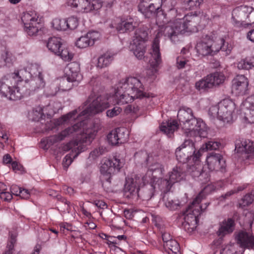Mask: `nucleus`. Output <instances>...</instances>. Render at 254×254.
Here are the masks:
<instances>
[{
    "mask_svg": "<svg viewBox=\"0 0 254 254\" xmlns=\"http://www.w3.org/2000/svg\"><path fill=\"white\" fill-rule=\"evenodd\" d=\"M249 82L243 75H237L232 81V91L237 95H244L248 90Z\"/></svg>",
    "mask_w": 254,
    "mask_h": 254,
    "instance_id": "obj_14",
    "label": "nucleus"
},
{
    "mask_svg": "<svg viewBox=\"0 0 254 254\" xmlns=\"http://www.w3.org/2000/svg\"><path fill=\"white\" fill-rule=\"evenodd\" d=\"M164 247L170 250L175 254H180V247L178 243L175 240H171V241L164 244Z\"/></svg>",
    "mask_w": 254,
    "mask_h": 254,
    "instance_id": "obj_47",
    "label": "nucleus"
},
{
    "mask_svg": "<svg viewBox=\"0 0 254 254\" xmlns=\"http://www.w3.org/2000/svg\"><path fill=\"white\" fill-rule=\"evenodd\" d=\"M105 151V149L103 147L95 149L90 153L89 157L92 159L99 157L101 155L104 153Z\"/></svg>",
    "mask_w": 254,
    "mask_h": 254,
    "instance_id": "obj_57",
    "label": "nucleus"
},
{
    "mask_svg": "<svg viewBox=\"0 0 254 254\" xmlns=\"http://www.w3.org/2000/svg\"><path fill=\"white\" fill-rule=\"evenodd\" d=\"M3 163L6 164H10L13 170L15 172L20 171V172H22L24 171V168L23 166L16 161H13V160H3Z\"/></svg>",
    "mask_w": 254,
    "mask_h": 254,
    "instance_id": "obj_51",
    "label": "nucleus"
},
{
    "mask_svg": "<svg viewBox=\"0 0 254 254\" xmlns=\"http://www.w3.org/2000/svg\"><path fill=\"white\" fill-rule=\"evenodd\" d=\"M224 157V153L222 152H212L208 154L206 159L213 158L214 159H222Z\"/></svg>",
    "mask_w": 254,
    "mask_h": 254,
    "instance_id": "obj_62",
    "label": "nucleus"
},
{
    "mask_svg": "<svg viewBox=\"0 0 254 254\" xmlns=\"http://www.w3.org/2000/svg\"><path fill=\"white\" fill-rule=\"evenodd\" d=\"M254 199V195L252 193H249L246 194L240 200L239 203V206L241 208H244L245 207L251 204Z\"/></svg>",
    "mask_w": 254,
    "mask_h": 254,
    "instance_id": "obj_50",
    "label": "nucleus"
},
{
    "mask_svg": "<svg viewBox=\"0 0 254 254\" xmlns=\"http://www.w3.org/2000/svg\"><path fill=\"white\" fill-rule=\"evenodd\" d=\"M18 196L23 199H28L30 196V192L28 190L21 188Z\"/></svg>",
    "mask_w": 254,
    "mask_h": 254,
    "instance_id": "obj_64",
    "label": "nucleus"
},
{
    "mask_svg": "<svg viewBox=\"0 0 254 254\" xmlns=\"http://www.w3.org/2000/svg\"><path fill=\"white\" fill-rule=\"evenodd\" d=\"M29 81L32 90L43 88L45 85L43 74L31 77Z\"/></svg>",
    "mask_w": 254,
    "mask_h": 254,
    "instance_id": "obj_41",
    "label": "nucleus"
},
{
    "mask_svg": "<svg viewBox=\"0 0 254 254\" xmlns=\"http://www.w3.org/2000/svg\"><path fill=\"white\" fill-rule=\"evenodd\" d=\"M217 189V187L214 186V185L209 184L204 187L203 190L198 194L196 197H198L199 195H201L200 200H201L204 194L210 193Z\"/></svg>",
    "mask_w": 254,
    "mask_h": 254,
    "instance_id": "obj_54",
    "label": "nucleus"
},
{
    "mask_svg": "<svg viewBox=\"0 0 254 254\" xmlns=\"http://www.w3.org/2000/svg\"><path fill=\"white\" fill-rule=\"evenodd\" d=\"M195 87L197 90L203 91H207L209 89L212 88L211 80L210 79L209 75H207L196 81L195 84Z\"/></svg>",
    "mask_w": 254,
    "mask_h": 254,
    "instance_id": "obj_37",
    "label": "nucleus"
},
{
    "mask_svg": "<svg viewBox=\"0 0 254 254\" xmlns=\"http://www.w3.org/2000/svg\"><path fill=\"white\" fill-rule=\"evenodd\" d=\"M235 222L234 219L228 218L225 219L219 224V229L217 235L220 238H223L227 235L233 233L235 230Z\"/></svg>",
    "mask_w": 254,
    "mask_h": 254,
    "instance_id": "obj_18",
    "label": "nucleus"
},
{
    "mask_svg": "<svg viewBox=\"0 0 254 254\" xmlns=\"http://www.w3.org/2000/svg\"><path fill=\"white\" fill-rule=\"evenodd\" d=\"M237 243L242 248L252 249L254 248V236L245 231L239 232L236 237Z\"/></svg>",
    "mask_w": 254,
    "mask_h": 254,
    "instance_id": "obj_17",
    "label": "nucleus"
},
{
    "mask_svg": "<svg viewBox=\"0 0 254 254\" xmlns=\"http://www.w3.org/2000/svg\"><path fill=\"white\" fill-rule=\"evenodd\" d=\"M146 181V177L140 178L138 176L127 178L124 187V196L128 198L139 196L141 184L145 186Z\"/></svg>",
    "mask_w": 254,
    "mask_h": 254,
    "instance_id": "obj_10",
    "label": "nucleus"
},
{
    "mask_svg": "<svg viewBox=\"0 0 254 254\" xmlns=\"http://www.w3.org/2000/svg\"><path fill=\"white\" fill-rule=\"evenodd\" d=\"M67 68L69 69L71 74L69 73L68 76L63 79V83L66 82L72 83L78 81L79 80L78 77L79 76V64L76 62H72L68 64Z\"/></svg>",
    "mask_w": 254,
    "mask_h": 254,
    "instance_id": "obj_22",
    "label": "nucleus"
},
{
    "mask_svg": "<svg viewBox=\"0 0 254 254\" xmlns=\"http://www.w3.org/2000/svg\"><path fill=\"white\" fill-rule=\"evenodd\" d=\"M199 21V17L195 15H186L183 19H177L173 23L159 26L156 37L154 38L150 54L152 56L151 65L153 67L158 66L162 62L159 49V37L160 35L167 37L172 42L179 41L180 35L185 32H194Z\"/></svg>",
    "mask_w": 254,
    "mask_h": 254,
    "instance_id": "obj_1",
    "label": "nucleus"
},
{
    "mask_svg": "<svg viewBox=\"0 0 254 254\" xmlns=\"http://www.w3.org/2000/svg\"><path fill=\"white\" fill-rule=\"evenodd\" d=\"M162 0H142L138 5V10L146 18L155 15L162 6Z\"/></svg>",
    "mask_w": 254,
    "mask_h": 254,
    "instance_id": "obj_12",
    "label": "nucleus"
},
{
    "mask_svg": "<svg viewBox=\"0 0 254 254\" xmlns=\"http://www.w3.org/2000/svg\"><path fill=\"white\" fill-rule=\"evenodd\" d=\"M99 38V33L96 31L88 32L85 35L80 37L76 42L77 47L82 49L94 45L95 41Z\"/></svg>",
    "mask_w": 254,
    "mask_h": 254,
    "instance_id": "obj_16",
    "label": "nucleus"
},
{
    "mask_svg": "<svg viewBox=\"0 0 254 254\" xmlns=\"http://www.w3.org/2000/svg\"><path fill=\"white\" fill-rule=\"evenodd\" d=\"M21 20L25 32L29 36L37 35L42 28V24L40 22L38 16L35 12L24 13L21 17Z\"/></svg>",
    "mask_w": 254,
    "mask_h": 254,
    "instance_id": "obj_9",
    "label": "nucleus"
},
{
    "mask_svg": "<svg viewBox=\"0 0 254 254\" xmlns=\"http://www.w3.org/2000/svg\"><path fill=\"white\" fill-rule=\"evenodd\" d=\"M210 79L211 80L212 85H219L222 83L225 79V76L223 73L216 72L208 75Z\"/></svg>",
    "mask_w": 254,
    "mask_h": 254,
    "instance_id": "obj_43",
    "label": "nucleus"
},
{
    "mask_svg": "<svg viewBox=\"0 0 254 254\" xmlns=\"http://www.w3.org/2000/svg\"><path fill=\"white\" fill-rule=\"evenodd\" d=\"M52 27L58 31L66 30L65 19H54L52 22Z\"/></svg>",
    "mask_w": 254,
    "mask_h": 254,
    "instance_id": "obj_48",
    "label": "nucleus"
},
{
    "mask_svg": "<svg viewBox=\"0 0 254 254\" xmlns=\"http://www.w3.org/2000/svg\"><path fill=\"white\" fill-rule=\"evenodd\" d=\"M240 69L249 70L254 67V57L241 60L237 64Z\"/></svg>",
    "mask_w": 254,
    "mask_h": 254,
    "instance_id": "obj_44",
    "label": "nucleus"
},
{
    "mask_svg": "<svg viewBox=\"0 0 254 254\" xmlns=\"http://www.w3.org/2000/svg\"><path fill=\"white\" fill-rule=\"evenodd\" d=\"M248 12V18L247 23L244 24L245 25H251L254 23V9L251 7V9Z\"/></svg>",
    "mask_w": 254,
    "mask_h": 254,
    "instance_id": "obj_59",
    "label": "nucleus"
},
{
    "mask_svg": "<svg viewBox=\"0 0 254 254\" xmlns=\"http://www.w3.org/2000/svg\"><path fill=\"white\" fill-rule=\"evenodd\" d=\"M192 144L190 140H185L184 142L176 150V159H189L188 151L192 147Z\"/></svg>",
    "mask_w": 254,
    "mask_h": 254,
    "instance_id": "obj_28",
    "label": "nucleus"
},
{
    "mask_svg": "<svg viewBox=\"0 0 254 254\" xmlns=\"http://www.w3.org/2000/svg\"><path fill=\"white\" fill-rule=\"evenodd\" d=\"M221 143L218 141L211 140L203 144L200 149L196 152L194 151L193 159H199L202 154L208 150H216L219 148Z\"/></svg>",
    "mask_w": 254,
    "mask_h": 254,
    "instance_id": "obj_26",
    "label": "nucleus"
},
{
    "mask_svg": "<svg viewBox=\"0 0 254 254\" xmlns=\"http://www.w3.org/2000/svg\"><path fill=\"white\" fill-rule=\"evenodd\" d=\"M149 28L143 26L135 31L133 40L145 43L148 40Z\"/></svg>",
    "mask_w": 254,
    "mask_h": 254,
    "instance_id": "obj_35",
    "label": "nucleus"
},
{
    "mask_svg": "<svg viewBox=\"0 0 254 254\" xmlns=\"http://www.w3.org/2000/svg\"><path fill=\"white\" fill-rule=\"evenodd\" d=\"M195 49L198 55L203 58L213 56L220 50L225 52L226 55H228L231 53L232 48L228 43H225L223 38L206 35L197 43Z\"/></svg>",
    "mask_w": 254,
    "mask_h": 254,
    "instance_id": "obj_3",
    "label": "nucleus"
},
{
    "mask_svg": "<svg viewBox=\"0 0 254 254\" xmlns=\"http://www.w3.org/2000/svg\"><path fill=\"white\" fill-rule=\"evenodd\" d=\"M178 118L182 129L187 136L205 137L207 134L205 123L201 119L194 117L192 111L183 108L178 111Z\"/></svg>",
    "mask_w": 254,
    "mask_h": 254,
    "instance_id": "obj_2",
    "label": "nucleus"
},
{
    "mask_svg": "<svg viewBox=\"0 0 254 254\" xmlns=\"http://www.w3.org/2000/svg\"><path fill=\"white\" fill-rule=\"evenodd\" d=\"M57 199L59 202H61L64 204V209L69 212V210H70V202L67 201L65 198L61 196H58Z\"/></svg>",
    "mask_w": 254,
    "mask_h": 254,
    "instance_id": "obj_60",
    "label": "nucleus"
},
{
    "mask_svg": "<svg viewBox=\"0 0 254 254\" xmlns=\"http://www.w3.org/2000/svg\"><path fill=\"white\" fill-rule=\"evenodd\" d=\"M97 133L95 128H88L78 137L73 142H70L67 147H73L69 156L66 155L64 159H75L78 154L86 149L87 145L90 144Z\"/></svg>",
    "mask_w": 254,
    "mask_h": 254,
    "instance_id": "obj_6",
    "label": "nucleus"
},
{
    "mask_svg": "<svg viewBox=\"0 0 254 254\" xmlns=\"http://www.w3.org/2000/svg\"><path fill=\"white\" fill-rule=\"evenodd\" d=\"M130 49L138 59L141 60L144 57L146 51L145 43L139 42L136 40H132Z\"/></svg>",
    "mask_w": 254,
    "mask_h": 254,
    "instance_id": "obj_27",
    "label": "nucleus"
},
{
    "mask_svg": "<svg viewBox=\"0 0 254 254\" xmlns=\"http://www.w3.org/2000/svg\"><path fill=\"white\" fill-rule=\"evenodd\" d=\"M251 7L246 5H242L235 8L232 12V18L236 23L245 25L247 23L248 12Z\"/></svg>",
    "mask_w": 254,
    "mask_h": 254,
    "instance_id": "obj_19",
    "label": "nucleus"
},
{
    "mask_svg": "<svg viewBox=\"0 0 254 254\" xmlns=\"http://www.w3.org/2000/svg\"><path fill=\"white\" fill-rule=\"evenodd\" d=\"M14 82L12 85V88H11V91L8 95L9 98L11 100H20L25 95V90L24 89H20L18 86H15ZM17 84L18 83H16Z\"/></svg>",
    "mask_w": 254,
    "mask_h": 254,
    "instance_id": "obj_40",
    "label": "nucleus"
},
{
    "mask_svg": "<svg viewBox=\"0 0 254 254\" xmlns=\"http://www.w3.org/2000/svg\"><path fill=\"white\" fill-rule=\"evenodd\" d=\"M235 104L231 100L224 99L217 105L212 106L208 114L212 118H217L225 123H231L234 120L233 113Z\"/></svg>",
    "mask_w": 254,
    "mask_h": 254,
    "instance_id": "obj_4",
    "label": "nucleus"
},
{
    "mask_svg": "<svg viewBox=\"0 0 254 254\" xmlns=\"http://www.w3.org/2000/svg\"><path fill=\"white\" fill-rule=\"evenodd\" d=\"M109 98L107 95H101L97 97L80 114V116L95 115L102 112L109 107Z\"/></svg>",
    "mask_w": 254,
    "mask_h": 254,
    "instance_id": "obj_11",
    "label": "nucleus"
},
{
    "mask_svg": "<svg viewBox=\"0 0 254 254\" xmlns=\"http://www.w3.org/2000/svg\"><path fill=\"white\" fill-rule=\"evenodd\" d=\"M79 6V11L84 12L100 8V4L97 0H80Z\"/></svg>",
    "mask_w": 254,
    "mask_h": 254,
    "instance_id": "obj_30",
    "label": "nucleus"
},
{
    "mask_svg": "<svg viewBox=\"0 0 254 254\" xmlns=\"http://www.w3.org/2000/svg\"><path fill=\"white\" fill-rule=\"evenodd\" d=\"M122 111V109L119 107H115L113 109L108 110L106 112L107 116L110 118H113L119 115Z\"/></svg>",
    "mask_w": 254,
    "mask_h": 254,
    "instance_id": "obj_56",
    "label": "nucleus"
},
{
    "mask_svg": "<svg viewBox=\"0 0 254 254\" xmlns=\"http://www.w3.org/2000/svg\"><path fill=\"white\" fill-rule=\"evenodd\" d=\"M188 62V60L184 57H179L177 59V64L178 68H183L185 67V65Z\"/></svg>",
    "mask_w": 254,
    "mask_h": 254,
    "instance_id": "obj_63",
    "label": "nucleus"
},
{
    "mask_svg": "<svg viewBox=\"0 0 254 254\" xmlns=\"http://www.w3.org/2000/svg\"><path fill=\"white\" fill-rule=\"evenodd\" d=\"M161 200L164 205L170 210L177 209L180 205V201L175 199L173 193L168 195H164L161 197Z\"/></svg>",
    "mask_w": 254,
    "mask_h": 254,
    "instance_id": "obj_31",
    "label": "nucleus"
},
{
    "mask_svg": "<svg viewBox=\"0 0 254 254\" xmlns=\"http://www.w3.org/2000/svg\"><path fill=\"white\" fill-rule=\"evenodd\" d=\"M178 128V124L175 120L163 123L160 126V130L167 135L173 133Z\"/></svg>",
    "mask_w": 254,
    "mask_h": 254,
    "instance_id": "obj_39",
    "label": "nucleus"
},
{
    "mask_svg": "<svg viewBox=\"0 0 254 254\" xmlns=\"http://www.w3.org/2000/svg\"><path fill=\"white\" fill-rule=\"evenodd\" d=\"M153 184H149L143 187L142 184L140 189V196L138 197L141 198L144 200H149L154 195V192L156 191L155 188L153 187Z\"/></svg>",
    "mask_w": 254,
    "mask_h": 254,
    "instance_id": "obj_33",
    "label": "nucleus"
},
{
    "mask_svg": "<svg viewBox=\"0 0 254 254\" xmlns=\"http://www.w3.org/2000/svg\"><path fill=\"white\" fill-rule=\"evenodd\" d=\"M124 129L118 128L112 130L107 136L109 142L112 145L121 144L126 141L127 137L125 136Z\"/></svg>",
    "mask_w": 254,
    "mask_h": 254,
    "instance_id": "obj_21",
    "label": "nucleus"
},
{
    "mask_svg": "<svg viewBox=\"0 0 254 254\" xmlns=\"http://www.w3.org/2000/svg\"><path fill=\"white\" fill-rule=\"evenodd\" d=\"M99 236L102 239L107 240L108 241V244H117V241L115 240H113L114 239L115 237L113 236H109L104 233H100L99 234Z\"/></svg>",
    "mask_w": 254,
    "mask_h": 254,
    "instance_id": "obj_61",
    "label": "nucleus"
},
{
    "mask_svg": "<svg viewBox=\"0 0 254 254\" xmlns=\"http://www.w3.org/2000/svg\"><path fill=\"white\" fill-rule=\"evenodd\" d=\"M113 55L110 53H105L99 57L98 59L97 67L103 68L108 66L113 60Z\"/></svg>",
    "mask_w": 254,
    "mask_h": 254,
    "instance_id": "obj_42",
    "label": "nucleus"
},
{
    "mask_svg": "<svg viewBox=\"0 0 254 254\" xmlns=\"http://www.w3.org/2000/svg\"><path fill=\"white\" fill-rule=\"evenodd\" d=\"M125 160H102L101 163L100 172L102 186L107 191L111 190L112 175L119 172L125 165Z\"/></svg>",
    "mask_w": 254,
    "mask_h": 254,
    "instance_id": "obj_5",
    "label": "nucleus"
},
{
    "mask_svg": "<svg viewBox=\"0 0 254 254\" xmlns=\"http://www.w3.org/2000/svg\"><path fill=\"white\" fill-rule=\"evenodd\" d=\"M115 96L117 100V103L119 105L127 104L134 99H136L135 97L131 96V94L127 93L125 90H122L118 85L115 90Z\"/></svg>",
    "mask_w": 254,
    "mask_h": 254,
    "instance_id": "obj_25",
    "label": "nucleus"
},
{
    "mask_svg": "<svg viewBox=\"0 0 254 254\" xmlns=\"http://www.w3.org/2000/svg\"><path fill=\"white\" fill-rule=\"evenodd\" d=\"M149 160H146L149 170L152 172L153 173L157 172H158L159 175H162L164 171V168L162 165L156 161H154L153 162H149ZM151 160L155 161V160Z\"/></svg>",
    "mask_w": 254,
    "mask_h": 254,
    "instance_id": "obj_45",
    "label": "nucleus"
},
{
    "mask_svg": "<svg viewBox=\"0 0 254 254\" xmlns=\"http://www.w3.org/2000/svg\"><path fill=\"white\" fill-rule=\"evenodd\" d=\"M110 27L115 28L120 33H124L133 31L135 27V23L133 18L129 17L117 19L116 22L111 23Z\"/></svg>",
    "mask_w": 254,
    "mask_h": 254,
    "instance_id": "obj_13",
    "label": "nucleus"
},
{
    "mask_svg": "<svg viewBox=\"0 0 254 254\" xmlns=\"http://www.w3.org/2000/svg\"><path fill=\"white\" fill-rule=\"evenodd\" d=\"M81 126V123L76 124L73 126L69 127L63 130L58 134L52 136L51 140H53L54 142H59L63 140L65 137L69 134L77 131L80 127Z\"/></svg>",
    "mask_w": 254,
    "mask_h": 254,
    "instance_id": "obj_29",
    "label": "nucleus"
},
{
    "mask_svg": "<svg viewBox=\"0 0 254 254\" xmlns=\"http://www.w3.org/2000/svg\"><path fill=\"white\" fill-rule=\"evenodd\" d=\"M169 179L172 183L173 185L175 183L183 180L185 177L182 169L178 167L174 168L172 171L169 172Z\"/></svg>",
    "mask_w": 254,
    "mask_h": 254,
    "instance_id": "obj_38",
    "label": "nucleus"
},
{
    "mask_svg": "<svg viewBox=\"0 0 254 254\" xmlns=\"http://www.w3.org/2000/svg\"><path fill=\"white\" fill-rule=\"evenodd\" d=\"M122 90L131 94V96L137 98H142L145 97L144 92V86L141 81L135 77H129L125 79H122L118 84Z\"/></svg>",
    "mask_w": 254,
    "mask_h": 254,
    "instance_id": "obj_8",
    "label": "nucleus"
},
{
    "mask_svg": "<svg viewBox=\"0 0 254 254\" xmlns=\"http://www.w3.org/2000/svg\"><path fill=\"white\" fill-rule=\"evenodd\" d=\"M66 30L67 29L70 30L75 29L78 25V21L76 17L72 16L65 19Z\"/></svg>",
    "mask_w": 254,
    "mask_h": 254,
    "instance_id": "obj_52",
    "label": "nucleus"
},
{
    "mask_svg": "<svg viewBox=\"0 0 254 254\" xmlns=\"http://www.w3.org/2000/svg\"><path fill=\"white\" fill-rule=\"evenodd\" d=\"M13 77L10 74L4 76L0 81V93L4 97H7L13 85Z\"/></svg>",
    "mask_w": 254,
    "mask_h": 254,
    "instance_id": "obj_24",
    "label": "nucleus"
},
{
    "mask_svg": "<svg viewBox=\"0 0 254 254\" xmlns=\"http://www.w3.org/2000/svg\"><path fill=\"white\" fill-rule=\"evenodd\" d=\"M235 150L237 153L245 154L254 153V142L249 139H245L236 143Z\"/></svg>",
    "mask_w": 254,
    "mask_h": 254,
    "instance_id": "obj_23",
    "label": "nucleus"
},
{
    "mask_svg": "<svg viewBox=\"0 0 254 254\" xmlns=\"http://www.w3.org/2000/svg\"><path fill=\"white\" fill-rule=\"evenodd\" d=\"M62 46L61 39L55 37L49 38L47 43V47L49 50L55 55L59 53V50H61Z\"/></svg>",
    "mask_w": 254,
    "mask_h": 254,
    "instance_id": "obj_36",
    "label": "nucleus"
},
{
    "mask_svg": "<svg viewBox=\"0 0 254 254\" xmlns=\"http://www.w3.org/2000/svg\"><path fill=\"white\" fill-rule=\"evenodd\" d=\"M244 108H242L245 119L254 123V95L248 97L243 103Z\"/></svg>",
    "mask_w": 254,
    "mask_h": 254,
    "instance_id": "obj_20",
    "label": "nucleus"
},
{
    "mask_svg": "<svg viewBox=\"0 0 254 254\" xmlns=\"http://www.w3.org/2000/svg\"><path fill=\"white\" fill-rule=\"evenodd\" d=\"M220 254H242V253L237 252L234 246L227 245L222 249Z\"/></svg>",
    "mask_w": 254,
    "mask_h": 254,
    "instance_id": "obj_55",
    "label": "nucleus"
},
{
    "mask_svg": "<svg viewBox=\"0 0 254 254\" xmlns=\"http://www.w3.org/2000/svg\"><path fill=\"white\" fill-rule=\"evenodd\" d=\"M201 195L196 197L184 213V222L183 226L189 232L193 231L196 227L198 217L200 215L199 207L196 205L201 202Z\"/></svg>",
    "mask_w": 254,
    "mask_h": 254,
    "instance_id": "obj_7",
    "label": "nucleus"
},
{
    "mask_svg": "<svg viewBox=\"0 0 254 254\" xmlns=\"http://www.w3.org/2000/svg\"><path fill=\"white\" fill-rule=\"evenodd\" d=\"M213 161H208L205 160V163L209 170L211 171L215 170L224 172L226 171V161L225 160H213Z\"/></svg>",
    "mask_w": 254,
    "mask_h": 254,
    "instance_id": "obj_34",
    "label": "nucleus"
},
{
    "mask_svg": "<svg viewBox=\"0 0 254 254\" xmlns=\"http://www.w3.org/2000/svg\"><path fill=\"white\" fill-rule=\"evenodd\" d=\"M203 0H185L184 5L186 9L193 10L199 7Z\"/></svg>",
    "mask_w": 254,
    "mask_h": 254,
    "instance_id": "obj_46",
    "label": "nucleus"
},
{
    "mask_svg": "<svg viewBox=\"0 0 254 254\" xmlns=\"http://www.w3.org/2000/svg\"><path fill=\"white\" fill-rule=\"evenodd\" d=\"M30 78L39 74H42L40 67L36 64H31L28 66Z\"/></svg>",
    "mask_w": 254,
    "mask_h": 254,
    "instance_id": "obj_53",
    "label": "nucleus"
},
{
    "mask_svg": "<svg viewBox=\"0 0 254 254\" xmlns=\"http://www.w3.org/2000/svg\"><path fill=\"white\" fill-rule=\"evenodd\" d=\"M56 55L60 56L65 62L71 61L73 56L67 48H63L62 47L59 50V53H57Z\"/></svg>",
    "mask_w": 254,
    "mask_h": 254,
    "instance_id": "obj_49",
    "label": "nucleus"
},
{
    "mask_svg": "<svg viewBox=\"0 0 254 254\" xmlns=\"http://www.w3.org/2000/svg\"><path fill=\"white\" fill-rule=\"evenodd\" d=\"M153 187L155 188L156 190H158L161 192V197L164 195H168L172 193L171 190L173 186V184L167 178H156L154 177Z\"/></svg>",
    "mask_w": 254,
    "mask_h": 254,
    "instance_id": "obj_15",
    "label": "nucleus"
},
{
    "mask_svg": "<svg viewBox=\"0 0 254 254\" xmlns=\"http://www.w3.org/2000/svg\"><path fill=\"white\" fill-rule=\"evenodd\" d=\"M1 58L4 64L9 63L12 61V55L6 50L3 51V53L1 54Z\"/></svg>",
    "mask_w": 254,
    "mask_h": 254,
    "instance_id": "obj_58",
    "label": "nucleus"
},
{
    "mask_svg": "<svg viewBox=\"0 0 254 254\" xmlns=\"http://www.w3.org/2000/svg\"><path fill=\"white\" fill-rule=\"evenodd\" d=\"M11 76L13 77L14 83H18L24 80L26 82L29 81V78H30L29 71L28 67L20 69L17 72L11 73Z\"/></svg>",
    "mask_w": 254,
    "mask_h": 254,
    "instance_id": "obj_32",
    "label": "nucleus"
}]
</instances>
